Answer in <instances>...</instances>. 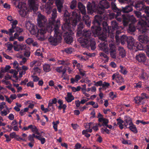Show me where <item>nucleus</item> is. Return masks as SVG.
I'll list each match as a JSON object with an SVG mask.
<instances>
[{
  "label": "nucleus",
  "mask_w": 149,
  "mask_h": 149,
  "mask_svg": "<svg viewBox=\"0 0 149 149\" xmlns=\"http://www.w3.org/2000/svg\"><path fill=\"white\" fill-rule=\"evenodd\" d=\"M71 19L70 20L69 14L67 10H65L64 14V24L62 26L64 33V38L67 43L70 44L73 41V38L72 35L73 33L72 30L77 24L78 21H79L81 17L79 10L75 9L72 12Z\"/></svg>",
  "instance_id": "f257e3e1"
},
{
  "label": "nucleus",
  "mask_w": 149,
  "mask_h": 149,
  "mask_svg": "<svg viewBox=\"0 0 149 149\" xmlns=\"http://www.w3.org/2000/svg\"><path fill=\"white\" fill-rule=\"evenodd\" d=\"M109 7L108 2L106 0H103L100 1L98 3L97 0H93L92 3L89 2L87 3V8L88 13L92 14L94 12L97 11L99 14V15H97L95 16V19L93 22L94 26L97 24H100V22L104 19L106 20L105 17L102 16L105 9H107Z\"/></svg>",
  "instance_id": "f03ea898"
},
{
  "label": "nucleus",
  "mask_w": 149,
  "mask_h": 149,
  "mask_svg": "<svg viewBox=\"0 0 149 149\" xmlns=\"http://www.w3.org/2000/svg\"><path fill=\"white\" fill-rule=\"evenodd\" d=\"M101 22L102 21L100 22V24H97L95 26L93 24L94 26L91 27V29L95 36H99V39L102 41L106 40L107 35H108V36H110L111 38H113L115 36L114 33L110 32V31L109 30V28L107 24L105 22H104L103 23L104 32H102L101 28L100 26Z\"/></svg>",
  "instance_id": "7ed1b4c3"
},
{
  "label": "nucleus",
  "mask_w": 149,
  "mask_h": 149,
  "mask_svg": "<svg viewBox=\"0 0 149 149\" xmlns=\"http://www.w3.org/2000/svg\"><path fill=\"white\" fill-rule=\"evenodd\" d=\"M82 37L78 38V42L83 47H87L90 46L92 49H94L96 48L95 42L94 39L91 38V33L90 31L84 30L82 31L81 35Z\"/></svg>",
  "instance_id": "20e7f679"
},
{
  "label": "nucleus",
  "mask_w": 149,
  "mask_h": 149,
  "mask_svg": "<svg viewBox=\"0 0 149 149\" xmlns=\"http://www.w3.org/2000/svg\"><path fill=\"white\" fill-rule=\"evenodd\" d=\"M52 17L49 19L48 25L45 27H40V29L38 30L39 31L37 33V36L40 34L43 35L47 31L51 33L54 30V28L56 25V21H55V19L57 17V10L56 8L53 9L52 10Z\"/></svg>",
  "instance_id": "39448f33"
},
{
  "label": "nucleus",
  "mask_w": 149,
  "mask_h": 149,
  "mask_svg": "<svg viewBox=\"0 0 149 149\" xmlns=\"http://www.w3.org/2000/svg\"><path fill=\"white\" fill-rule=\"evenodd\" d=\"M134 13L136 17L140 18V20L137 24V29L140 33H145L149 27V20L146 16H142L141 13L139 11H134Z\"/></svg>",
  "instance_id": "423d86ee"
},
{
  "label": "nucleus",
  "mask_w": 149,
  "mask_h": 149,
  "mask_svg": "<svg viewBox=\"0 0 149 149\" xmlns=\"http://www.w3.org/2000/svg\"><path fill=\"white\" fill-rule=\"evenodd\" d=\"M60 25V21L58 19L56 20V25L54 27V36H50L48 38V41L51 45H56L60 43L62 39V33L59 29Z\"/></svg>",
  "instance_id": "0eeeda50"
},
{
  "label": "nucleus",
  "mask_w": 149,
  "mask_h": 149,
  "mask_svg": "<svg viewBox=\"0 0 149 149\" xmlns=\"http://www.w3.org/2000/svg\"><path fill=\"white\" fill-rule=\"evenodd\" d=\"M20 0H12L13 4L16 8L19 9L18 10L19 13L22 17L25 16L28 14L29 10L25 3L20 1Z\"/></svg>",
  "instance_id": "6e6552de"
},
{
  "label": "nucleus",
  "mask_w": 149,
  "mask_h": 149,
  "mask_svg": "<svg viewBox=\"0 0 149 149\" xmlns=\"http://www.w3.org/2000/svg\"><path fill=\"white\" fill-rule=\"evenodd\" d=\"M130 38L131 41L128 42V47L129 49H135L136 51L143 49V47L141 44L136 41L132 37H130Z\"/></svg>",
  "instance_id": "1a4fd4ad"
},
{
  "label": "nucleus",
  "mask_w": 149,
  "mask_h": 149,
  "mask_svg": "<svg viewBox=\"0 0 149 149\" xmlns=\"http://www.w3.org/2000/svg\"><path fill=\"white\" fill-rule=\"evenodd\" d=\"M112 6L113 8L115 9L116 11H117L116 14L117 17L116 19L119 22L121 21V19L120 18L118 17V16L120 15L121 12L122 11L124 13H128L132 11V9L130 6H128L125 7L124 8H122V10H119L117 8L115 3H111Z\"/></svg>",
  "instance_id": "9d476101"
},
{
  "label": "nucleus",
  "mask_w": 149,
  "mask_h": 149,
  "mask_svg": "<svg viewBox=\"0 0 149 149\" xmlns=\"http://www.w3.org/2000/svg\"><path fill=\"white\" fill-rule=\"evenodd\" d=\"M37 23L38 26L40 27H45L48 25L47 24V19L46 17L42 15L40 13H37Z\"/></svg>",
  "instance_id": "9b49d317"
},
{
  "label": "nucleus",
  "mask_w": 149,
  "mask_h": 149,
  "mask_svg": "<svg viewBox=\"0 0 149 149\" xmlns=\"http://www.w3.org/2000/svg\"><path fill=\"white\" fill-rule=\"evenodd\" d=\"M149 98L148 95L145 93L141 94L140 97L137 96L134 98V100L135 103L138 105L143 104L145 103L144 100Z\"/></svg>",
  "instance_id": "f8f14e48"
},
{
  "label": "nucleus",
  "mask_w": 149,
  "mask_h": 149,
  "mask_svg": "<svg viewBox=\"0 0 149 149\" xmlns=\"http://www.w3.org/2000/svg\"><path fill=\"white\" fill-rule=\"evenodd\" d=\"M85 128H87L88 132L91 133L92 132V129L95 131H96L98 130V124L90 122L86 123L85 125Z\"/></svg>",
  "instance_id": "ddd939ff"
},
{
  "label": "nucleus",
  "mask_w": 149,
  "mask_h": 149,
  "mask_svg": "<svg viewBox=\"0 0 149 149\" xmlns=\"http://www.w3.org/2000/svg\"><path fill=\"white\" fill-rule=\"evenodd\" d=\"M123 19V24L124 26H127L130 22H134L135 19L133 15H129L127 14L122 15Z\"/></svg>",
  "instance_id": "4468645a"
},
{
  "label": "nucleus",
  "mask_w": 149,
  "mask_h": 149,
  "mask_svg": "<svg viewBox=\"0 0 149 149\" xmlns=\"http://www.w3.org/2000/svg\"><path fill=\"white\" fill-rule=\"evenodd\" d=\"M42 0L43 2L45 3L47 0H45V1H43V0ZM48 0V1L47 2V3L45 5V9L46 13L47 14H49L51 13L52 5L54 3V1H55L56 2V0Z\"/></svg>",
  "instance_id": "2eb2a0df"
},
{
  "label": "nucleus",
  "mask_w": 149,
  "mask_h": 149,
  "mask_svg": "<svg viewBox=\"0 0 149 149\" xmlns=\"http://www.w3.org/2000/svg\"><path fill=\"white\" fill-rule=\"evenodd\" d=\"M30 130L31 132L35 134L39 135L40 133L38 132V129L35 125H30L28 126H24L22 128V130L24 131Z\"/></svg>",
  "instance_id": "dca6fc26"
},
{
  "label": "nucleus",
  "mask_w": 149,
  "mask_h": 149,
  "mask_svg": "<svg viewBox=\"0 0 149 149\" xmlns=\"http://www.w3.org/2000/svg\"><path fill=\"white\" fill-rule=\"evenodd\" d=\"M13 45L14 49L16 51H22L27 48L26 45L22 43H19L17 41H14Z\"/></svg>",
  "instance_id": "f3484780"
},
{
  "label": "nucleus",
  "mask_w": 149,
  "mask_h": 149,
  "mask_svg": "<svg viewBox=\"0 0 149 149\" xmlns=\"http://www.w3.org/2000/svg\"><path fill=\"white\" fill-rule=\"evenodd\" d=\"M28 3L30 9L34 12L38 10V5L37 0H28Z\"/></svg>",
  "instance_id": "a211bd4d"
},
{
  "label": "nucleus",
  "mask_w": 149,
  "mask_h": 149,
  "mask_svg": "<svg viewBox=\"0 0 149 149\" xmlns=\"http://www.w3.org/2000/svg\"><path fill=\"white\" fill-rule=\"evenodd\" d=\"M78 7L79 10L81 11L82 14L83 15V18L84 19H85V17L88 19V15H86V9L85 7L81 2H79L78 3Z\"/></svg>",
  "instance_id": "6ab92c4d"
},
{
  "label": "nucleus",
  "mask_w": 149,
  "mask_h": 149,
  "mask_svg": "<svg viewBox=\"0 0 149 149\" xmlns=\"http://www.w3.org/2000/svg\"><path fill=\"white\" fill-rule=\"evenodd\" d=\"M138 39L140 42L149 45V39L147 36L145 35H139Z\"/></svg>",
  "instance_id": "aec40b11"
},
{
  "label": "nucleus",
  "mask_w": 149,
  "mask_h": 149,
  "mask_svg": "<svg viewBox=\"0 0 149 149\" xmlns=\"http://www.w3.org/2000/svg\"><path fill=\"white\" fill-rule=\"evenodd\" d=\"M146 58L145 54L143 53L139 54L136 56V59L140 63H145Z\"/></svg>",
  "instance_id": "412c9836"
},
{
  "label": "nucleus",
  "mask_w": 149,
  "mask_h": 149,
  "mask_svg": "<svg viewBox=\"0 0 149 149\" xmlns=\"http://www.w3.org/2000/svg\"><path fill=\"white\" fill-rule=\"evenodd\" d=\"M99 47L100 49L104 51L106 54H108L109 52L108 49L107 45L105 42L101 43L99 45Z\"/></svg>",
  "instance_id": "4be33fe9"
},
{
  "label": "nucleus",
  "mask_w": 149,
  "mask_h": 149,
  "mask_svg": "<svg viewBox=\"0 0 149 149\" xmlns=\"http://www.w3.org/2000/svg\"><path fill=\"white\" fill-rule=\"evenodd\" d=\"M17 95L15 94H12L10 95V97H8V96L5 95V97L6 98V100L9 103L11 104L13 100L15 99L17 97Z\"/></svg>",
  "instance_id": "5701e85b"
},
{
  "label": "nucleus",
  "mask_w": 149,
  "mask_h": 149,
  "mask_svg": "<svg viewBox=\"0 0 149 149\" xmlns=\"http://www.w3.org/2000/svg\"><path fill=\"white\" fill-rule=\"evenodd\" d=\"M45 1V0H43ZM64 0H56V4L57 7L58 11L60 13L61 11V9L63 7Z\"/></svg>",
  "instance_id": "b1692460"
},
{
  "label": "nucleus",
  "mask_w": 149,
  "mask_h": 149,
  "mask_svg": "<svg viewBox=\"0 0 149 149\" xmlns=\"http://www.w3.org/2000/svg\"><path fill=\"white\" fill-rule=\"evenodd\" d=\"M124 121L125 123H124V126L126 128H128L127 125H131L133 123L132 119L129 116H125Z\"/></svg>",
  "instance_id": "393cba45"
},
{
  "label": "nucleus",
  "mask_w": 149,
  "mask_h": 149,
  "mask_svg": "<svg viewBox=\"0 0 149 149\" xmlns=\"http://www.w3.org/2000/svg\"><path fill=\"white\" fill-rule=\"evenodd\" d=\"M131 36L127 37L125 35H123L120 38V41L121 43L123 45L127 41V46L128 45V42L131 41V40L130 39V37Z\"/></svg>",
  "instance_id": "a878e982"
},
{
  "label": "nucleus",
  "mask_w": 149,
  "mask_h": 149,
  "mask_svg": "<svg viewBox=\"0 0 149 149\" xmlns=\"http://www.w3.org/2000/svg\"><path fill=\"white\" fill-rule=\"evenodd\" d=\"M84 28V25L82 23L80 22L78 25L77 36H80L81 35L82 30Z\"/></svg>",
  "instance_id": "bb28decb"
},
{
  "label": "nucleus",
  "mask_w": 149,
  "mask_h": 149,
  "mask_svg": "<svg viewBox=\"0 0 149 149\" xmlns=\"http://www.w3.org/2000/svg\"><path fill=\"white\" fill-rule=\"evenodd\" d=\"M65 99L68 102H70L74 99V97L71 93H68Z\"/></svg>",
  "instance_id": "cd10ccee"
},
{
  "label": "nucleus",
  "mask_w": 149,
  "mask_h": 149,
  "mask_svg": "<svg viewBox=\"0 0 149 149\" xmlns=\"http://www.w3.org/2000/svg\"><path fill=\"white\" fill-rule=\"evenodd\" d=\"M143 3L142 1H139V2L135 5V7L137 10H141L144 8Z\"/></svg>",
  "instance_id": "c85d7f7f"
},
{
  "label": "nucleus",
  "mask_w": 149,
  "mask_h": 149,
  "mask_svg": "<svg viewBox=\"0 0 149 149\" xmlns=\"http://www.w3.org/2000/svg\"><path fill=\"white\" fill-rule=\"evenodd\" d=\"M34 25V24L31 23L29 21H26L25 23V26L26 29H27L29 31L30 30L31 31L32 33L33 32L31 29L32 28H33V26Z\"/></svg>",
  "instance_id": "c756f323"
},
{
  "label": "nucleus",
  "mask_w": 149,
  "mask_h": 149,
  "mask_svg": "<svg viewBox=\"0 0 149 149\" xmlns=\"http://www.w3.org/2000/svg\"><path fill=\"white\" fill-rule=\"evenodd\" d=\"M119 55L122 57H124L126 55V52L124 48L121 47H119L118 48Z\"/></svg>",
  "instance_id": "7c9ffc66"
},
{
  "label": "nucleus",
  "mask_w": 149,
  "mask_h": 149,
  "mask_svg": "<svg viewBox=\"0 0 149 149\" xmlns=\"http://www.w3.org/2000/svg\"><path fill=\"white\" fill-rule=\"evenodd\" d=\"M43 70L45 72H48L51 70V65L47 63H45L43 65Z\"/></svg>",
  "instance_id": "2f4dec72"
},
{
  "label": "nucleus",
  "mask_w": 149,
  "mask_h": 149,
  "mask_svg": "<svg viewBox=\"0 0 149 149\" xmlns=\"http://www.w3.org/2000/svg\"><path fill=\"white\" fill-rule=\"evenodd\" d=\"M38 66H35L32 69V72H33L34 74H40L41 72V69Z\"/></svg>",
  "instance_id": "473e14b6"
},
{
  "label": "nucleus",
  "mask_w": 149,
  "mask_h": 149,
  "mask_svg": "<svg viewBox=\"0 0 149 149\" xmlns=\"http://www.w3.org/2000/svg\"><path fill=\"white\" fill-rule=\"evenodd\" d=\"M99 121L102 123V126H106L109 123V120L107 119L104 118H100L99 119Z\"/></svg>",
  "instance_id": "72a5a7b5"
},
{
  "label": "nucleus",
  "mask_w": 149,
  "mask_h": 149,
  "mask_svg": "<svg viewBox=\"0 0 149 149\" xmlns=\"http://www.w3.org/2000/svg\"><path fill=\"white\" fill-rule=\"evenodd\" d=\"M33 27V28H32L31 30L33 32L32 33L31 31V30L29 31L31 34L36 35V36H37V33L39 31L38 29L36 26L34 25Z\"/></svg>",
  "instance_id": "f704fd0d"
},
{
  "label": "nucleus",
  "mask_w": 149,
  "mask_h": 149,
  "mask_svg": "<svg viewBox=\"0 0 149 149\" xmlns=\"http://www.w3.org/2000/svg\"><path fill=\"white\" fill-rule=\"evenodd\" d=\"M40 64L39 63V62L38 61L34 60L31 62H30V66L32 68L34 66H40Z\"/></svg>",
  "instance_id": "c9c22d12"
},
{
  "label": "nucleus",
  "mask_w": 149,
  "mask_h": 149,
  "mask_svg": "<svg viewBox=\"0 0 149 149\" xmlns=\"http://www.w3.org/2000/svg\"><path fill=\"white\" fill-rule=\"evenodd\" d=\"M129 126L128 127L129 129L132 131L134 133H137L138 131L136 126L133 123L129 125Z\"/></svg>",
  "instance_id": "e433bc0d"
},
{
  "label": "nucleus",
  "mask_w": 149,
  "mask_h": 149,
  "mask_svg": "<svg viewBox=\"0 0 149 149\" xmlns=\"http://www.w3.org/2000/svg\"><path fill=\"white\" fill-rule=\"evenodd\" d=\"M58 63L59 65H70L69 62L66 60H58Z\"/></svg>",
  "instance_id": "4c0bfd02"
},
{
  "label": "nucleus",
  "mask_w": 149,
  "mask_h": 149,
  "mask_svg": "<svg viewBox=\"0 0 149 149\" xmlns=\"http://www.w3.org/2000/svg\"><path fill=\"white\" fill-rule=\"evenodd\" d=\"M36 137V139L40 141L42 144H44L45 142V139L42 136L40 133L39 135H37V136Z\"/></svg>",
  "instance_id": "58836bf2"
},
{
  "label": "nucleus",
  "mask_w": 149,
  "mask_h": 149,
  "mask_svg": "<svg viewBox=\"0 0 149 149\" xmlns=\"http://www.w3.org/2000/svg\"><path fill=\"white\" fill-rule=\"evenodd\" d=\"M36 136H37V135H36L35 134L33 133L31 135L30 134L28 137V140L31 142L34 143V138H36Z\"/></svg>",
  "instance_id": "ea45409f"
},
{
  "label": "nucleus",
  "mask_w": 149,
  "mask_h": 149,
  "mask_svg": "<svg viewBox=\"0 0 149 149\" xmlns=\"http://www.w3.org/2000/svg\"><path fill=\"white\" fill-rule=\"evenodd\" d=\"M57 102V99L56 98H54L52 100L49 101L48 103V107H52L53 108V104H56Z\"/></svg>",
  "instance_id": "a19ab883"
},
{
  "label": "nucleus",
  "mask_w": 149,
  "mask_h": 149,
  "mask_svg": "<svg viewBox=\"0 0 149 149\" xmlns=\"http://www.w3.org/2000/svg\"><path fill=\"white\" fill-rule=\"evenodd\" d=\"M117 121H118L117 125H119L120 129L122 130L123 128V124L124 122L123 120L120 119H117Z\"/></svg>",
  "instance_id": "79ce46f5"
},
{
  "label": "nucleus",
  "mask_w": 149,
  "mask_h": 149,
  "mask_svg": "<svg viewBox=\"0 0 149 149\" xmlns=\"http://www.w3.org/2000/svg\"><path fill=\"white\" fill-rule=\"evenodd\" d=\"M111 25L113 29V30H115L118 28V26L116 21H112Z\"/></svg>",
  "instance_id": "37998d69"
},
{
  "label": "nucleus",
  "mask_w": 149,
  "mask_h": 149,
  "mask_svg": "<svg viewBox=\"0 0 149 149\" xmlns=\"http://www.w3.org/2000/svg\"><path fill=\"white\" fill-rule=\"evenodd\" d=\"M120 70H119L120 72L123 74H127V72L125 67L120 65Z\"/></svg>",
  "instance_id": "c03bdc74"
},
{
  "label": "nucleus",
  "mask_w": 149,
  "mask_h": 149,
  "mask_svg": "<svg viewBox=\"0 0 149 149\" xmlns=\"http://www.w3.org/2000/svg\"><path fill=\"white\" fill-rule=\"evenodd\" d=\"M116 81L118 84H120L124 81V79L120 75H119L116 80Z\"/></svg>",
  "instance_id": "a18cd8bd"
},
{
  "label": "nucleus",
  "mask_w": 149,
  "mask_h": 149,
  "mask_svg": "<svg viewBox=\"0 0 149 149\" xmlns=\"http://www.w3.org/2000/svg\"><path fill=\"white\" fill-rule=\"evenodd\" d=\"M110 54L111 57L113 58L116 57V50H111L110 52Z\"/></svg>",
  "instance_id": "49530a36"
},
{
  "label": "nucleus",
  "mask_w": 149,
  "mask_h": 149,
  "mask_svg": "<svg viewBox=\"0 0 149 149\" xmlns=\"http://www.w3.org/2000/svg\"><path fill=\"white\" fill-rule=\"evenodd\" d=\"M59 123L58 121H56V122H53L52 124L53 125V127L54 128L55 131H57V125Z\"/></svg>",
  "instance_id": "de8ad7c7"
},
{
  "label": "nucleus",
  "mask_w": 149,
  "mask_h": 149,
  "mask_svg": "<svg viewBox=\"0 0 149 149\" xmlns=\"http://www.w3.org/2000/svg\"><path fill=\"white\" fill-rule=\"evenodd\" d=\"M77 6V2L75 0H73L71 3L70 7L71 9L74 8Z\"/></svg>",
  "instance_id": "09e8293b"
},
{
  "label": "nucleus",
  "mask_w": 149,
  "mask_h": 149,
  "mask_svg": "<svg viewBox=\"0 0 149 149\" xmlns=\"http://www.w3.org/2000/svg\"><path fill=\"white\" fill-rule=\"evenodd\" d=\"M140 78L144 80L147 79L148 76L146 73H143L140 76Z\"/></svg>",
  "instance_id": "8fccbe9b"
},
{
  "label": "nucleus",
  "mask_w": 149,
  "mask_h": 149,
  "mask_svg": "<svg viewBox=\"0 0 149 149\" xmlns=\"http://www.w3.org/2000/svg\"><path fill=\"white\" fill-rule=\"evenodd\" d=\"M16 106L14 107V109L17 111H20V108L21 107L22 105L18 103H16Z\"/></svg>",
  "instance_id": "3c124183"
},
{
  "label": "nucleus",
  "mask_w": 149,
  "mask_h": 149,
  "mask_svg": "<svg viewBox=\"0 0 149 149\" xmlns=\"http://www.w3.org/2000/svg\"><path fill=\"white\" fill-rule=\"evenodd\" d=\"M109 51L110 50H116L115 45L113 43H111L109 44Z\"/></svg>",
  "instance_id": "603ef678"
},
{
  "label": "nucleus",
  "mask_w": 149,
  "mask_h": 149,
  "mask_svg": "<svg viewBox=\"0 0 149 149\" xmlns=\"http://www.w3.org/2000/svg\"><path fill=\"white\" fill-rule=\"evenodd\" d=\"M86 129V130H84L82 131V134L84 135L86 137L88 138L90 136V134L87 133L88 132V129L87 128Z\"/></svg>",
  "instance_id": "864d4df0"
},
{
  "label": "nucleus",
  "mask_w": 149,
  "mask_h": 149,
  "mask_svg": "<svg viewBox=\"0 0 149 149\" xmlns=\"http://www.w3.org/2000/svg\"><path fill=\"white\" fill-rule=\"evenodd\" d=\"M93 82L95 83L94 85L97 87L102 86V81L101 80L97 82L94 81Z\"/></svg>",
  "instance_id": "5fc2aeb1"
},
{
  "label": "nucleus",
  "mask_w": 149,
  "mask_h": 149,
  "mask_svg": "<svg viewBox=\"0 0 149 149\" xmlns=\"http://www.w3.org/2000/svg\"><path fill=\"white\" fill-rule=\"evenodd\" d=\"M83 20L84 21L86 24L87 25V26L88 27H89L91 25V21L90 20L89 17H88V19H87V18L85 17V20L84 19V18H83Z\"/></svg>",
  "instance_id": "6e6d98bb"
},
{
  "label": "nucleus",
  "mask_w": 149,
  "mask_h": 149,
  "mask_svg": "<svg viewBox=\"0 0 149 149\" xmlns=\"http://www.w3.org/2000/svg\"><path fill=\"white\" fill-rule=\"evenodd\" d=\"M10 112L9 110H3L2 111H1L0 112V114L1 116H6Z\"/></svg>",
  "instance_id": "4d7b16f0"
},
{
  "label": "nucleus",
  "mask_w": 149,
  "mask_h": 149,
  "mask_svg": "<svg viewBox=\"0 0 149 149\" xmlns=\"http://www.w3.org/2000/svg\"><path fill=\"white\" fill-rule=\"evenodd\" d=\"M100 56L103 58V57L105 58V61H107L108 60V56L104 53H101L100 54Z\"/></svg>",
  "instance_id": "13d9d810"
},
{
  "label": "nucleus",
  "mask_w": 149,
  "mask_h": 149,
  "mask_svg": "<svg viewBox=\"0 0 149 149\" xmlns=\"http://www.w3.org/2000/svg\"><path fill=\"white\" fill-rule=\"evenodd\" d=\"M140 123H141L143 125L149 123L148 122H145L143 120H137L136 122V123L137 125H139Z\"/></svg>",
  "instance_id": "bf43d9fd"
},
{
  "label": "nucleus",
  "mask_w": 149,
  "mask_h": 149,
  "mask_svg": "<svg viewBox=\"0 0 149 149\" xmlns=\"http://www.w3.org/2000/svg\"><path fill=\"white\" fill-rule=\"evenodd\" d=\"M119 75L120 74L118 72H116L114 73L112 76V79H115L116 81Z\"/></svg>",
  "instance_id": "052dcab7"
},
{
  "label": "nucleus",
  "mask_w": 149,
  "mask_h": 149,
  "mask_svg": "<svg viewBox=\"0 0 149 149\" xmlns=\"http://www.w3.org/2000/svg\"><path fill=\"white\" fill-rule=\"evenodd\" d=\"M135 30V28L133 25L130 24L129 27V30L131 32H134Z\"/></svg>",
  "instance_id": "680f3d73"
},
{
  "label": "nucleus",
  "mask_w": 149,
  "mask_h": 149,
  "mask_svg": "<svg viewBox=\"0 0 149 149\" xmlns=\"http://www.w3.org/2000/svg\"><path fill=\"white\" fill-rule=\"evenodd\" d=\"M13 67L17 70L19 69V64L16 61H14L13 63Z\"/></svg>",
  "instance_id": "e2e57ef3"
},
{
  "label": "nucleus",
  "mask_w": 149,
  "mask_h": 149,
  "mask_svg": "<svg viewBox=\"0 0 149 149\" xmlns=\"http://www.w3.org/2000/svg\"><path fill=\"white\" fill-rule=\"evenodd\" d=\"M12 23L11 25L13 27L16 28V25L17 24L18 22L16 20H13L11 22Z\"/></svg>",
  "instance_id": "0e129e2a"
},
{
  "label": "nucleus",
  "mask_w": 149,
  "mask_h": 149,
  "mask_svg": "<svg viewBox=\"0 0 149 149\" xmlns=\"http://www.w3.org/2000/svg\"><path fill=\"white\" fill-rule=\"evenodd\" d=\"M96 136L97 137L96 139L97 141L100 143H101L102 140V137L97 134H96Z\"/></svg>",
  "instance_id": "69168bd1"
},
{
  "label": "nucleus",
  "mask_w": 149,
  "mask_h": 149,
  "mask_svg": "<svg viewBox=\"0 0 149 149\" xmlns=\"http://www.w3.org/2000/svg\"><path fill=\"white\" fill-rule=\"evenodd\" d=\"M110 86V84L109 83H107L106 82H102V86L103 88H108L109 86Z\"/></svg>",
  "instance_id": "338daca9"
},
{
  "label": "nucleus",
  "mask_w": 149,
  "mask_h": 149,
  "mask_svg": "<svg viewBox=\"0 0 149 149\" xmlns=\"http://www.w3.org/2000/svg\"><path fill=\"white\" fill-rule=\"evenodd\" d=\"M145 13H146V15H147V18H148V17H149V6H146L145 7ZM148 19V18H147Z\"/></svg>",
  "instance_id": "774afa93"
}]
</instances>
